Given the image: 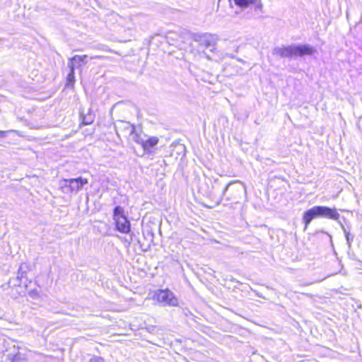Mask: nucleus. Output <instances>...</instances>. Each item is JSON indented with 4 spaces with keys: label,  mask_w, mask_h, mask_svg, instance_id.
Here are the masks:
<instances>
[{
    "label": "nucleus",
    "mask_w": 362,
    "mask_h": 362,
    "mask_svg": "<svg viewBox=\"0 0 362 362\" xmlns=\"http://www.w3.org/2000/svg\"><path fill=\"white\" fill-rule=\"evenodd\" d=\"M339 214L334 208H329L327 206H315L311 209L307 211L303 216V221L305 225V228L308 224L314 218L318 217L329 218L332 219H337Z\"/></svg>",
    "instance_id": "obj_1"
},
{
    "label": "nucleus",
    "mask_w": 362,
    "mask_h": 362,
    "mask_svg": "<svg viewBox=\"0 0 362 362\" xmlns=\"http://www.w3.org/2000/svg\"><path fill=\"white\" fill-rule=\"evenodd\" d=\"M294 57H301L304 56H312L315 52V49L308 45H299L293 46Z\"/></svg>",
    "instance_id": "obj_7"
},
{
    "label": "nucleus",
    "mask_w": 362,
    "mask_h": 362,
    "mask_svg": "<svg viewBox=\"0 0 362 362\" xmlns=\"http://www.w3.org/2000/svg\"><path fill=\"white\" fill-rule=\"evenodd\" d=\"M95 120V114L93 111L88 110L86 113L81 112V124L90 125L93 123Z\"/></svg>",
    "instance_id": "obj_9"
},
{
    "label": "nucleus",
    "mask_w": 362,
    "mask_h": 362,
    "mask_svg": "<svg viewBox=\"0 0 362 362\" xmlns=\"http://www.w3.org/2000/svg\"><path fill=\"white\" fill-rule=\"evenodd\" d=\"M275 54L282 58L294 57V47L293 46H288L276 49Z\"/></svg>",
    "instance_id": "obj_8"
},
{
    "label": "nucleus",
    "mask_w": 362,
    "mask_h": 362,
    "mask_svg": "<svg viewBox=\"0 0 362 362\" xmlns=\"http://www.w3.org/2000/svg\"><path fill=\"white\" fill-rule=\"evenodd\" d=\"M202 45L206 47L214 45V42L211 40L203 39L201 42Z\"/></svg>",
    "instance_id": "obj_13"
},
{
    "label": "nucleus",
    "mask_w": 362,
    "mask_h": 362,
    "mask_svg": "<svg viewBox=\"0 0 362 362\" xmlns=\"http://www.w3.org/2000/svg\"><path fill=\"white\" fill-rule=\"evenodd\" d=\"M115 129L119 137H127L128 136L133 134L136 131V128L134 124L124 120L117 122L115 125Z\"/></svg>",
    "instance_id": "obj_6"
},
{
    "label": "nucleus",
    "mask_w": 362,
    "mask_h": 362,
    "mask_svg": "<svg viewBox=\"0 0 362 362\" xmlns=\"http://www.w3.org/2000/svg\"><path fill=\"white\" fill-rule=\"evenodd\" d=\"M88 183L86 177H78L77 178L64 179L62 185V189L64 192L76 193L81 190L84 185Z\"/></svg>",
    "instance_id": "obj_3"
},
{
    "label": "nucleus",
    "mask_w": 362,
    "mask_h": 362,
    "mask_svg": "<svg viewBox=\"0 0 362 362\" xmlns=\"http://www.w3.org/2000/svg\"><path fill=\"white\" fill-rule=\"evenodd\" d=\"M90 362H105L104 360L100 357H95L90 359Z\"/></svg>",
    "instance_id": "obj_14"
},
{
    "label": "nucleus",
    "mask_w": 362,
    "mask_h": 362,
    "mask_svg": "<svg viewBox=\"0 0 362 362\" xmlns=\"http://www.w3.org/2000/svg\"><path fill=\"white\" fill-rule=\"evenodd\" d=\"M87 58H88V56L86 55V54H84V55H75L72 58V60L76 61V62H77L78 63L86 64Z\"/></svg>",
    "instance_id": "obj_12"
},
{
    "label": "nucleus",
    "mask_w": 362,
    "mask_h": 362,
    "mask_svg": "<svg viewBox=\"0 0 362 362\" xmlns=\"http://www.w3.org/2000/svg\"><path fill=\"white\" fill-rule=\"evenodd\" d=\"M114 219L116 223V227L119 232L128 233L130 231V223L122 206H118L115 209Z\"/></svg>",
    "instance_id": "obj_4"
},
{
    "label": "nucleus",
    "mask_w": 362,
    "mask_h": 362,
    "mask_svg": "<svg viewBox=\"0 0 362 362\" xmlns=\"http://www.w3.org/2000/svg\"><path fill=\"white\" fill-rule=\"evenodd\" d=\"M102 58H103L102 56H98H98H94V57H91V59H102Z\"/></svg>",
    "instance_id": "obj_15"
},
{
    "label": "nucleus",
    "mask_w": 362,
    "mask_h": 362,
    "mask_svg": "<svg viewBox=\"0 0 362 362\" xmlns=\"http://www.w3.org/2000/svg\"><path fill=\"white\" fill-rule=\"evenodd\" d=\"M75 82V73L74 69L71 66L70 72L66 76V84L69 86L73 87Z\"/></svg>",
    "instance_id": "obj_11"
},
{
    "label": "nucleus",
    "mask_w": 362,
    "mask_h": 362,
    "mask_svg": "<svg viewBox=\"0 0 362 362\" xmlns=\"http://www.w3.org/2000/svg\"><path fill=\"white\" fill-rule=\"evenodd\" d=\"M148 298L156 300L163 305L177 306L178 300L175 294L168 289L155 291L148 294Z\"/></svg>",
    "instance_id": "obj_2"
},
{
    "label": "nucleus",
    "mask_w": 362,
    "mask_h": 362,
    "mask_svg": "<svg viewBox=\"0 0 362 362\" xmlns=\"http://www.w3.org/2000/svg\"><path fill=\"white\" fill-rule=\"evenodd\" d=\"M142 136L136 134L134 136L135 141L139 144L143 149L147 153L153 152V148L158 144L159 139L155 136L144 135Z\"/></svg>",
    "instance_id": "obj_5"
},
{
    "label": "nucleus",
    "mask_w": 362,
    "mask_h": 362,
    "mask_svg": "<svg viewBox=\"0 0 362 362\" xmlns=\"http://www.w3.org/2000/svg\"><path fill=\"white\" fill-rule=\"evenodd\" d=\"M236 6L240 8H247L251 5H255L258 3V0H234Z\"/></svg>",
    "instance_id": "obj_10"
}]
</instances>
